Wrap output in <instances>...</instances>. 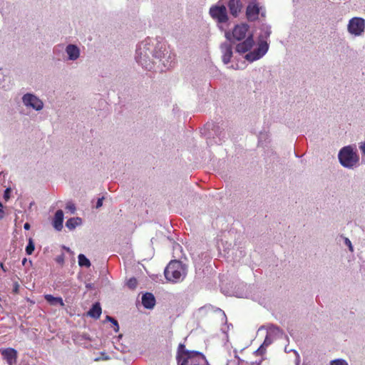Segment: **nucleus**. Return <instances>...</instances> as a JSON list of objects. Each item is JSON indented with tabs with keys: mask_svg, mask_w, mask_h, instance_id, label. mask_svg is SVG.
Here are the masks:
<instances>
[{
	"mask_svg": "<svg viewBox=\"0 0 365 365\" xmlns=\"http://www.w3.org/2000/svg\"><path fill=\"white\" fill-rule=\"evenodd\" d=\"M176 359L178 365H201L204 362L207 363L203 354L197 351H189L183 344L178 345Z\"/></svg>",
	"mask_w": 365,
	"mask_h": 365,
	"instance_id": "obj_1",
	"label": "nucleus"
},
{
	"mask_svg": "<svg viewBox=\"0 0 365 365\" xmlns=\"http://www.w3.org/2000/svg\"><path fill=\"white\" fill-rule=\"evenodd\" d=\"M165 277L172 282H178L185 276V269L179 261H171L165 269Z\"/></svg>",
	"mask_w": 365,
	"mask_h": 365,
	"instance_id": "obj_2",
	"label": "nucleus"
},
{
	"mask_svg": "<svg viewBox=\"0 0 365 365\" xmlns=\"http://www.w3.org/2000/svg\"><path fill=\"white\" fill-rule=\"evenodd\" d=\"M339 159L341 164L347 168L353 167L359 160L357 155L351 146L344 147L340 150Z\"/></svg>",
	"mask_w": 365,
	"mask_h": 365,
	"instance_id": "obj_3",
	"label": "nucleus"
},
{
	"mask_svg": "<svg viewBox=\"0 0 365 365\" xmlns=\"http://www.w3.org/2000/svg\"><path fill=\"white\" fill-rule=\"evenodd\" d=\"M249 26L246 24L236 25L232 32H226L225 37L231 43L244 40L247 36Z\"/></svg>",
	"mask_w": 365,
	"mask_h": 365,
	"instance_id": "obj_4",
	"label": "nucleus"
},
{
	"mask_svg": "<svg viewBox=\"0 0 365 365\" xmlns=\"http://www.w3.org/2000/svg\"><path fill=\"white\" fill-rule=\"evenodd\" d=\"M209 14L218 23H226L228 21L227 9L225 5H213L210 8Z\"/></svg>",
	"mask_w": 365,
	"mask_h": 365,
	"instance_id": "obj_5",
	"label": "nucleus"
},
{
	"mask_svg": "<svg viewBox=\"0 0 365 365\" xmlns=\"http://www.w3.org/2000/svg\"><path fill=\"white\" fill-rule=\"evenodd\" d=\"M365 29V21L360 17H354L348 24V31L351 34L360 36Z\"/></svg>",
	"mask_w": 365,
	"mask_h": 365,
	"instance_id": "obj_6",
	"label": "nucleus"
},
{
	"mask_svg": "<svg viewBox=\"0 0 365 365\" xmlns=\"http://www.w3.org/2000/svg\"><path fill=\"white\" fill-rule=\"evenodd\" d=\"M22 100L25 106H30L36 110H41L43 106V102L33 94H25Z\"/></svg>",
	"mask_w": 365,
	"mask_h": 365,
	"instance_id": "obj_7",
	"label": "nucleus"
},
{
	"mask_svg": "<svg viewBox=\"0 0 365 365\" xmlns=\"http://www.w3.org/2000/svg\"><path fill=\"white\" fill-rule=\"evenodd\" d=\"M268 49V45L267 43H262L257 49L251 51L246 54L245 58L250 61H254L260 58Z\"/></svg>",
	"mask_w": 365,
	"mask_h": 365,
	"instance_id": "obj_8",
	"label": "nucleus"
},
{
	"mask_svg": "<svg viewBox=\"0 0 365 365\" xmlns=\"http://www.w3.org/2000/svg\"><path fill=\"white\" fill-rule=\"evenodd\" d=\"M0 353L9 365L16 364L18 354L16 349L13 348L1 349Z\"/></svg>",
	"mask_w": 365,
	"mask_h": 365,
	"instance_id": "obj_9",
	"label": "nucleus"
},
{
	"mask_svg": "<svg viewBox=\"0 0 365 365\" xmlns=\"http://www.w3.org/2000/svg\"><path fill=\"white\" fill-rule=\"evenodd\" d=\"M260 8L258 4L250 3L246 9V17L249 21H255L258 19Z\"/></svg>",
	"mask_w": 365,
	"mask_h": 365,
	"instance_id": "obj_10",
	"label": "nucleus"
},
{
	"mask_svg": "<svg viewBox=\"0 0 365 365\" xmlns=\"http://www.w3.org/2000/svg\"><path fill=\"white\" fill-rule=\"evenodd\" d=\"M245 0H228L227 6L230 10V13L234 17H237L241 12Z\"/></svg>",
	"mask_w": 365,
	"mask_h": 365,
	"instance_id": "obj_11",
	"label": "nucleus"
},
{
	"mask_svg": "<svg viewBox=\"0 0 365 365\" xmlns=\"http://www.w3.org/2000/svg\"><path fill=\"white\" fill-rule=\"evenodd\" d=\"M254 45L252 36H247L242 42L236 46V51L240 53H245L250 51Z\"/></svg>",
	"mask_w": 365,
	"mask_h": 365,
	"instance_id": "obj_12",
	"label": "nucleus"
},
{
	"mask_svg": "<svg viewBox=\"0 0 365 365\" xmlns=\"http://www.w3.org/2000/svg\"><path fill=\"white\" fill-rule=\"evenodd\" d=\"M142 304L146 309H153L155 304V299L152 293L147 292L142 297Z\"/></svg>",
	"mask_w": 365,
	"mask_h": 365,
	"instance_id": "obj_13",
	"label": "nucleus"
},
{
	"mask_svg": "<svg viewBox=\"0 0 365 365\" xmlns=\"http://www.w3.org/2000/svg\"><path fill=\"white\" fill-rule=\"evenodd\" d=\"M63 212L61 210H58L56 212L53 221V227L58 230L61 231L63 228Z\"/></svg>",
	"mask_w": 365,
	"mask_h": 365,
	"instance_id": "obj_14",
	"label": "nucleus"
},
{
	"mask_svg": "<svg viewBox=\"0 0 365 365\" xmlns=\"http://www.w3.org/2000/svg\"><path fill=\"white\" fill-rule=\"evenodd\" d=\"M222 49L223 50V56L222 61L227 64L230 61V59L232 56V48L230 44L225 43L222 46Z\"/></svg>",
	"mask_w": 365,
	"mask_h": 365,
	"instance_id": "obj_15",
	"label": "nucleus"
},
{
	"mask_svg": "<svg viewBox=\"0 0 365 365\" xmlns=\"http://www.w3.org/2000/svg\"><path fill=\"white\" fill-rule=\"evenodd\" d=\"M66 53L68 55L69 59L76 60L79 57L80 51L78 48L73 44H70L66 47Z\"/></svg>",
	"mask_w": 365,
	"mask_h": 365,
	"instance_id": "obj_16",
	"label": "nucleus"
},
{
	"mask_svg": "<svg viewBox=\"0 0 365 365\" xmlns=\"http://www.w3.org/2000/svg\"><path fill=\"white\" fill-rule=\"evenodd\" d=\"M102 309L98 302L95 303L88 312V315L94 318L98 319L101 317Z\"/></svg>",
	"mask_w": 365,
	"mask_h": 365,
	"instance_id": "obj_17",
	"label": "nucleus"
},
{
	"mask_svg": "<svg viewBox=\"0 0 365 365\" xmlns=\"http://www.w3.org/2000/svg\"><path fill=\"white\" fill-rule=\"evenodd\" d=\"M44 298L51 305L59 304L61 307H64L65 305L61 297H53L51 294H46Z\"/></svg>",
	"mask_w": 365,
	"mask_h": 365,
	"instance_id": "obj_18",
	"label": "nucleus"
},
{
	"mask_svg": "<svg viewBox=\"0 0 365 365\" xmlns=\"http://www.w3.org/2000/svg\"><path fill=\"white\" fill-rule=\"evenodd\" d=\"M81 222V219L79 217H72L68 219L66 222V226L69 230L74 229L77 225H80Z\"/></svg>",
	"mask_w": 365,
	"mask_h": 365,
	"instance_id": "obj_19",
	"label": "nucleus"
},
{
	"mask_svg": "<svg viewBox=\"0 0 365 365\" xmlns=\"http://www.w3.org/2000/svg\"><path fill=\"white\" fill-rule=\"evenodd\" d=\"M78 258L79 266L86 267H89L91 266L89 259L84 255L80 254Z\"/></svg>",
	"mask_w": 365,
	"mask_h": 365,
	"instance_id": "obj_20",
	"label": "nucleus"
},
{
	"mask_svg": "<svg viewBox=\"0 0 365 365\" xmlns=\"http://www.w3.org/2000/svg\"><path fill=\"white\" fill-rule=\"evenodd\" d=\"M35 249L34 243L31 238L29 240V243L26 247V252L28 255H31Z\"/></svg>",
	"mask_w": 365,
	"mask_h": 365,
	"instance_id": "obj_21",
	"label": "nucleus"
},
{
	"mask_svg": "<svg viewBox=\"0 0 365 365\" xmlns=\"http://www.w3.org/2000/svg\"><path fill=\"white\" fill-rule=\"evenodd\" d=\"M137 285H138V281H137L136 278H135V277H132V278L129 279L127 282V286L131 289H135L136 288Z\"/></svg>",
	"mask_w": 365,
	"mask_h": 365,
	"instance_id": "obj_22",
	"label": "nucleus"
},
{
	"mask_svg": "<svg viewBox=\"0 0 365 365\" xmlns=\"http://www.w3.org/2000/svg\"><path fill=\"white\" fill-rule=\"evenodd\" d=\"M107 320L110 321L111 324L114 326V330L117 332L119 330V325L118 322L113 317L107 316L106 317Z\"/></svg>",
	"mask_w": 365,
	"mask_h": 365,
	"instance_id": "obj_23",
	"label": "nucleus"
},
{
	"mask_svg": "<svg viewBox=\"0 0 365 365\" xmlns=\"http://www.w3.org/2000/svg\"><path fill=\"white\" fill-rule=\"evenodd\" d=\"M331 365H348L344 359H335L331 362Z\"/></svg>",
	"mask_w": 365,
	"mask_h": 365,
	"instance_id": "obj_24",
	"label": "nucleus"
},
{
	"mask_svg": "<svg viewBox=\"0 0 365 365\" xmlns=\"http://www.w3.org/2000/svg\"><path fill=\"white\" fill-rule=\"evenodd\" d=\"M66 209L69 210L71 213L73 214L76 211V206L72 202H68L66 205Z\"/></svg>",
	"mask_w": 365,
	"mask_h": 365,
	"instance_id": "obj_25",
	"label": "nucleus"
},
{
	"mask_svg": "<svg viewBox=\"0 0 365 365\" xmlns=\"http://www.w3.org/2000/svg\"><path fill=\"white\" fill-rule=\"evenodd\" d=\"M103 199H104L103 197H101V198L98 199V201L96 202V208H99L100 207L102 206Z\"/></svg>",
	"mask_w": 365,
	"mask_h": 365,
	"instance_id": "obj_26",
	"label": "nucleus"
},
{
	"mask_svg": "<svg viewBox=\"0 0 365 365\" xmlns=\"http://www.w3.org/2000/svg\"><path fill=\"white\" fill-rule=\"evenodd\" d=\"M345 242L349 247L350 250L353 251V248H352V246H351V241L349 239L346 238V240H345Z\"/></svg>",
	"mask_w": 365,
	"mask_h": 365,
	"instance_id": "obj_27",
	"label": "nucleus"
},
{
	"mask_svg": "<svg viewBox=\"0 0 365 365\" xmlns=\"http://www.w3.org/2000/svg\"><path fill=\"white\" fill-rule=\"evenodd\" d=\"M9 192V188H7V189L6 190L5 192H4V198H5L6 200V199H8V198L9 197V195H8Z\"/></svg>",
	"mask_w": 365,
	"mask_h": 365,
	"instance_id": "obj_28",
	"label": "nucleus"
},
{
	"mask_svg": "<svg viewBox=\"0 0 365 365\" xmlns=\"http://www.w3.org/2000/svg\"><path fill=\"white\" fill-rule=\"evenodd\" d=\"M4 211L3 210V209L0 208V220L4 218Z\"/></svg>",
	"mask_w": 365,
	"mask_h": 365,
	"instance_id": "obj_29",
	"label": "nucleus"
},
{
	"mask_svg": "<svg viewBox=\"0 0 365 365\" xmlns=\"http://www.w3.org/2000/svg\"><path fill=\"white\" fill-rule=\"evenodd\" d=\"M24 228L25 230H29V229H30V225H29V223H28V222L25 223V224H24Z\"/></svg>",
	"mask_w": 365,
	"mask_h": 365,
	"instance_id": "obj_30",
	"label": "nucleus"
},
{
	"mask_svg": "<svg viewBox=\"0 0 365 365\" xmlns=\"http://www.w3.org/2000/svg\"><path fill=\"white\" fill-rule=\"evenodd\" d=\"M0 208L3 209V205L1 202H0Z\"/></svg>",
	"mask_w": 365,
	"mask_h": 365,
	"instance_id": "obj_31",
	"label": "nucleus"
},
{
	"mask_svg": "<svg viewBox=\"0 0 365 365\" xmlns=\"http://www.w3.org/2000/svg\"><path fill=\"white\" fill-rule=\"evenodd\" d=\"M26 263V259L23 260V264Z\"/></svg>",
	"mask_w": 365,
	"mask_h": 365,
	"instance_id": "obj_32",
	"label": "nucleus"
},
{
	"mask_svg": "<svg viewBox=\"0 0 365 365\" xmlns=\"http://www.w3.org/2000/svg\"><path fill=\"white\" fill-rule=\"evenodd\" d=\"M17 289H18V287H16L15 288L14 291H15V292H16V291H17Z\"/></svg>",
	"mask_w": 365,
	"mask_h": 365,
	"instance_id": "obj_33",
	"label": "nucleus"
},
{
	"mask_svg": "<svg viewBox=\"0 0 365 365\" xmlns=\"http://www.w3.org/2000/svg\"><path fill=\"white\" fill-rule=\"evenodd\" d=\"M207 365H209L207 362Z\"/></svg>",
	"mask_w": 365,
	"mask_h": 365,
	"instance_id": "obj_34",
	"label": "nucleus"
}]
</instances>
